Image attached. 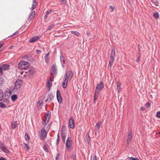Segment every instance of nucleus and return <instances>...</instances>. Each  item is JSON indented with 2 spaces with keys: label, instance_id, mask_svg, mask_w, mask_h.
<instances>
[{
  "label": "nucleus",
  "instance_id": "f704fd0d",
  "mask_svg": "<svg viewBox=\"0 0 160 160\" xmlns=\"http://www.w3.org/2000/svg\"><path fill=\"white\" fill-rule=\"evenodd\" d=\"M55 24H51L47 28V30H49L51 29L54 26Z\"/></svg>",
  "mask_w": 160,
  "mask_h": 160
},
{
  "label": "nucleus",
  "instance_id": "864d4df0",
  "mask_svg": "<svg viewBox=\"0 0 160 160\" xmlns=\"http://www.w3.org/2000/svg\"><path fill=\"white\" fill-rule=\"evenodd\" d=\"M140 55L136 59V61L137 62H139L140 61Z\"/></svg>",
  "mask_w": 160,
  "mask_h": 160
},
{
  "label": "nucleus",
  "instance_id": "0eeeda50",
  "mask_svg": "<svg viewBox=\"0 0 160 160\" xmlns=\"http://www.w3.org/2000/svg\"><path fill=\"white\" fill-rule=\"evenodd\" d=\"M51 112H48L45 113L44 118L43 119L42 123L43 124L46 125L47 124L48 122L51 117Z\"/></svg>",
  "mask_w": 160,
  "mask_h": 160
},
{
  "label": "nucleus",
  "instance_id": "ea45409f",
  "mask_svg": "<svg viewBox=\"0 0 160 160\" xmlns=\"http://www.w3.org/2000/svg\"><path fill=\"white\" fill-rule=\"evenodd\" d=\"M43 149H44V150L46 152H48V148L47 147V146L46 145H44Z\"/></svg>",
  "mask_w": 160,
  "mask_h": 160
},
{
  "label": "nucleus",
  "instance_id": "412c9836",
  "mask_svg": "<svg viewBox=\"0 0 160 160\" xmlns=\"http://www.w3.org/2000/svg\"><path fill=\"white\" fill-rule=\"evenodd\" d=\"M38 5V3L36 0H33L32 7L30 8L31 10H33L35 9Z\"/></svg>",
  "mask_w": 160,
  "mask_h": 160
},
{
  "label": "nucleus",
  "instance_id": "4468645a",
  "mask_svg": "<svg viewBox=\"0 0 160 160\" xmlns=\"http://www.w3.org/2000/svg\"><path fill=\"white\" fill-rule=\"evenodd\" d=\"M72 140L70 137H68L67 139L66 142V147L68 149H69L72 145Z\"/></svg>",
  "mask_w": 160,
  "mask_h": 160
},
{
  "label": "nucleus",
  "instance_id": "603ef678",
  "mask_svg": "<svg viewBox=\"0 0 160 160\" xmlns=\"http://www.w3.org/2000/svg\"><path fill=\"white\" fill-rule=\"evenodd\" d=\"M59 153H58L56 157V158H55V159L56 160H58V159H59Z\"/></svg>",
  "mask_w": 160,
  "mask_h": 160
},
{
  "label": "nucleus",
  "instance_id": "3c124183",
  "mask_svg": "<svg viewBox=\"0 0 160 160\" xmlns=\"http://www.w3.org/2000/svg\"><path fill=\"white\" fill-rule=\"evenodd\" d=\"M157 117L160 118V111H158L157 113Z\"/></svg>",
  "mask_w": 160,
  "mask_h": 160
},
{
  "label": "nucleus",
  "instance_id": "473e14b6",
  "mask_svg": "<svg viewBox=\"0 0 160 160\" xmlns=\"http://www.w3.org/2000/svg\"><path fill=\"white\" fill-rule=\"evenodd\" d=\"M49 53H48L45 56V62L48 63V57L49 55Z\"/></svg>",
  "mask_w": 160,
  "mask_h": 160
},
{
  "label": "nucleus",
  "instance_id": "4d7b16f0",
  "mask_svg": "<svg viewBox=\"0 0 160 160\" xmlns=\"http://www.w3.org/2000/svg\"><path fill=\"white\" fill-rule=\"evenodd\" d=\"M92 160H97L96 157L95 155H94L92 158Z\"/></svg>",
  "mask_w": 160,
  "mask_h": 160
},
{
  "label": "nucleus",
  "instance_id": "e433bc0d",
  "mask_svg": "<svg viewBox=\"0 0 160 160\" xmlns=\"http://www.w3.org/2000/svg\"><path fill=\"white\" fill-rule=\"evenodd\" d=\"M43 103V101L42 100H39L38 102V106H40L42 105Z\"/></svg>",
  "mask_w": 160,
  "mask_h": 160
},
{
  "label": "nucleus",
  "instance_id": "5701e85b",
  "mask_svg": "<svg viewBox=\"0 0 160 160\" xmlns=\"http://www.w3.org/2000/svg\"><path fill=\"white\" fill-rule=\"evenodd\" d=\"M39 38L38 36H36L34 37H32L29 40V42L30 43H32L36 41L38 39H39Z\"/></svg>",
  "mask_w": 160,
  "mask_h": 160
},
{
  "label": "nucleus",
  "instance_id": "4c0bfd02",
  "mask_svg": "<svg viewBox=\"0 0 160 160\" xmlns=\"http://www.w3.org/2000/svg\"><path fill=\"white\" fill-rule=\"evenodd\" d=\"M25 138L26 140H28V141H29V136L27 133H26L25 135Z\"/></svg>",
  "mask_w": 160,
  "mask_h": 160
},
{
  "label": "nucleus",
  "instance_id": "a19ab883",
  "mask_svg": "<svg viewBox=\"0 0 160 160\" xmlns=\"http://www.w3.org/2000/svg\"><path fill=\"white\" fill-rule=\"evenodd\" d=\"M6 107V106L5 104H3L2 102H0V107L2 108H5Z\"/></svg>",
  "mask_w": 160,
  "mask_h": 160
},
{
  "label": "nucleus",
  "instance_id": "dca6fc26",
  "mask_svg": "<svg viewBox=\"0 0 160 160\" xmlns=\"http://www.w3.org/2000/svg\"><path fill=\"white\" fill-rule=\"evenodd\" d=\"M35 12L34 11H32L29 14V17L28 18V20L29 22L31 21L33 19L35 16Z\"/></svg>",
  "mask_w": 160,
  "mask_h": 160
},
{
  "label": "nucleus",
  "instance_id": "20e7f679",
  "mask_svg": "<svg viewBox=\"0 0 160 160\" xmlns=\"http://www.w3.org/2000/svg\"><path fill=\"white\" fill-rule=\"evenodd\" d=\"M73 75V73L72 71L70 70L67 71L64 75V79L70 81L72 79Z\"/></svg>",
  "mask_w": 160,
  "mask_h": 160
},
{
  "label": "nucleus",
  "instance_id": "6e6552de",
  "mask_svg": "<svg viewBox=\"0 0 160 160\" xmlns=\"http://www.w3.org/2000/svg\"><path fill=\"white\" fill-rule=\"evenodd\" d=\"M42 128L41 130V133L39 134V137L40 139L43 140L46 137L48 132L46 131L44 127Z\"/></svg>",
  "mask_w": 160,
  "mask_h": 160
},
{
  "label": "nucleus",
  "instance_id": "a878e982",
  "mask_svg": "<svg viewBox=\"0 0 160 160\" xmlns=\"http://www.w3.org/2000/svg\"><path fill=\"white\" fill-rule=\"evenodd\" d=\"M29 75L33 74L34 73V70L33 69H30L28 72H27Z\"/></svg>",
  "mask_w": 160,
  "mask_h": 160
},
{
  "label": "nucleus",
  "instance_id": "393cba45",
  "mask_svg": "<svg viewBox=\"0 0 160 160\" xmlns=\"http://www.w3.org/2000/svg\"><path fill=\"white\" fill-rule=\"evenodd\" d=\"M116 84L117 86V89L118 90V92H119L121 89V83L120 82H116Z\"/></svg>",
  "mask_w": 160,
  "mask_h": 160
},
{
  "label": "nucleus",
  "instance_id": "338daca9",
  "mask_svg": "<svg viewBox=\"0 0 160 160\" xmlns=\"http://www.w3.org/2000/svg\"><path fill=\"white\" fill-rule=\"evenodd\" d=\"M72 156H73V157H74V156H75V155H72Z\"/></svg>",
  "mask_w": 160,
  "mask_h": 160
},
{
  "label": "nucleus",
  "instance_id": "c9c22d12",
  "mask_svg": "<svg viewBox=\"0 0 160 160\" xmlns=\"http://www.w3.org/2000/svg\"><path fill=\"white\" fill-rule=\"evenodd\" d=\"M71 32L72 33L74 34L76 36H78L79 35V33L77 31H71Z\"/></svg>",
  "mask_w": 160,
  "mask_h": 160
},
{
  "label": "nucleus",
  "instance_id": "f03ea898",
  "mask_svg": "<svg viewBox=\"0 0 160 160\" xmlns=\"http://www.w3.org/2000/svg\"><path fill=\"white\" fill-rule=\"evenodd\" d=\"M115 50L114 48L113 47H112V52L110 55V59L109 61V64L110 67H111L114 60V57H115Z\"/></svg>",
  "mask_w": 160,
  "mask_h": 160
},
{
  "label": "nucleus",
  "instance_id": "2eb2a0df",
  "mask_svg": "<svg viewBox=\"0 0 160 160\" xmlns=\"http://www.w3.org/2000/svg\"><path fill=\"white\" fill-rule=\"evenodd\" d=\"M132 139V133L131 131H130L127 138V143L129 144L130 143Z\"/></svg>",
  "mask_w": 160,
  "mask_h": 160
},
{
  "label": "nucleus",
  "instance_id": "de8ad7c7",
  "mask_svg": "<svg viewBox=\"0 0 160 160\" xmlns=\"http://www.w3.org/2000/svg\"><path fill=\"white\" fill-rule=\"evenodd\" d=\"M129 159L128 160H139V159L137 158H129Z\"/></svg>",
  "mask_w": 160,
  "mask_h": 160
},
{
  "label": "nucleus",
  "instance_id": "423d86ee",
  "mask_svg": "<svg viewBox=\"0 0 160 160\" xmlns=\"http://www.w3.org/2000/svg\"><path fill=\"white\" fill-rule=\"evenodd\" d=\"M73 75V73L72 71L70 70L67 71L64 75V79L70 81L72 79Z\"/></svg>",
  "mask_w": 160,
  "mask_h": 160
},
{
  "label": "nucleus",
  "instance_id": "6ab92c4d",
  "mask_svg": "<svg viewBox=\"0 0 160 160\" xmlns=\"http://www.w3.org/2000/svg\"><path fill=\"white\" fill-rule=\"evenodd\" d=\"M57 98L59 103H61L62 102V99L60 91L58 90L57 91Z\"/></svg>",
  "mask_w": 160,
  "mask_h": 160
},
{
  "label": "nucleus",
  "instance_id": "f3484780",
  "mask_svg": "<svg viewBox=\"0 0 160 160\" xmlns=\"http://www.w3.org/2000/svg\"><path fill=\"white\" fill-rule=\"evenodd\" d=\"M0 147L1 149L4 152L8 153L9 151L8 149L4 146L3 143L0 142Z\"/></svg>",
  "mask_w": 160,
  "mask_h": 160
},
{
  "label": "nucleus",
  "instance_id": "cd10ccee",
  "mask_svg": "<svg viewBox=\"0 0 160 160\" xmlns=\"http://www.w3.org/2000/svg\"><path fill=\"white\" fill-rule=\"evenodd\" d=\"M17 98V96L16 95H14L12 96L11 99L13 102L15 101Z\"/></svg>",
  "mask_w": 160,
  "mask_h": 160
},
{
  "label": "nucleus",
  "instance_id": "680f3d73",
  "mask_svg": "<svg viewBox=\"0 0 160 160\" xmlns=\"http://www.w3.org/2000/svg\"><path fill=\"white\" fill-rule=\"evenodd\" d=\"M50 127V126L49 125H48L47 126V128L48 129V130H49V129Z\"/></svg>",
  "mask_w": 160,
  "mask_h": 160
},
{
  "label": "nucleus",
  "instance_id": "79ce46f5",
  "mask_svg": "<svg viewBox=\"0 0 160 160\" xmlns=\"http://www.w3.org/2000/svg\"><path fill=\"white\" fill-rule=\"evenodd\" d=\"M16 126V122H15L12 124L11 125V128L12 129H14L15 128Z\"/></svg>",
  "mask_w": 160,
  "mask_h": 160
},
{
  "label": "nucleus",
  "instance_id": "a211bd4d",
  "mask_svg": "<svg viewBox=\"0 0 160 160\" xmlns=\"http://www.w3.org/2000/svg\"><path fill=\"white\" fill-rule=\"evenodd\" d=\"M47 98V99L45 100V102H50L53 99V96L51 94H48L45 96L44 98Z\"/></svg>",
  "mask_w": 160,
  "mask_h": 160
},
{
  "label": "nucleus",
  "instance_id": "aec40b11",
  "mask_svg": "<svg viewBox=\"0 0 160 160\" xmlns=\"http://www.w3.org/2000/svg\"><path fill=\"white\" fill-rule=\"evenodd\" d=\"M46 86L48 88V91H49L52 86V80L51 78H49L47 81Z\"/></svg>",
  "mask_w": 160,
  "mask_h": 160
},
{
  "label": "nucleus",
  "instance_id": "13d9d810",
  "mask_svg": "<svg viewBox=\"0 0 160 160\" xmlns=\"http://www.w3.org/2000/svg\"><path fill=\"white\" fill-rule=\"evenodd\" d=\"M0 160H6L3 157L0 158Z\"/></svg>",
  "mask_w": 160,
  "mask_h": 160
},
{
  "label": "nucleus",
  "instance_id": "2f4dec72",
  "mask_svg": "<svg viewBox=\"0 0 160 160\" xmlns=\"http://www.w3.org/2000/svg\"><path fill=\"white\" fill-rule=\"evenodd\" d=\"M3 98V92L2 90L0 89V101H1Z\"/></svg>",
  "mask_w": 160,
  "mask_h": 160
},
{
  "label": "nucleus",
  "instance_id": "b1692460",
  "mask_svg": "<svg viewBox=\"0 0 160 160\" xmlns=\"http://www.w3.org/2000/svg\"><path fill=\"white\" fill-rule=\"evenodd\" d=\"M64 80L62 84V86L63 88L65 89L67 87V86L68 81H67V80L66 79Z\"/></svg>",
  "mask_w": 160,
  "mask_h": 160
},
{
  "label": "nucleus",
  "instance_id": "7ed1b4c3",
  "mask_svg": "<svg viewBox=\"0 0 160 160\" xmlns=\"http://www.w3.org/2000/svg\"><path fill=\"white\" fill-rule=\"evenodd\" d=\"M73 75V73L72 71L70 70L67 71L64 75V79L70 81L72 79Z\"/></svg>",
  "mask_w": 160,
  "mask_h": 160
},
{
  "label": "nucleus",
  "instance_id": "0e129e2a",
  "mask_svg": "<svg viewBox=\"0 0 160 160\" xmlns=\"http://www.w3.org/2000/svg\"><path fill=\"white\" fill-rule=\"evenodd\" d=\"M3 82V80H1V82H0L1 84H2V82Z\"/></svg>",
  "mask_w": 160,
  "mask_h": 160
},
{
  "label": "nucleus",
  "instance_id": "c03bdc74",
  "mask_svg": "<svg viewBox=\"0 0 160 160\" xmlns=\"http://www.w3.org/2000/svg\"><path fill=\"white\" fill-rule=\"evenodd\" d=\"M24 147L25 148H27L28 150L29 149V147L28 146V145L25 143H24Z\"/></svg>",
  "mask_w": 160,
  "mask_h": 160
},
{
  "label": "nucleus",
  "instance_id": "1a4fd4ad",
  "mask_svg": "<svg viewBox=\"0 0 160 160\" xmlns=\"http://www.w3.org/2000/svg\"><path fill=\"white\" fill-rule=\"evenodd\" d=\"M65 127L63 126L62 127L61 129V135L62 140L64 142H65L66 137V133L65 130Z\"/></svg>",
  "mask_w": 160,
  "mask_h": 160
},
{
  "label": "nucleus",
  "instance_id": "c756f323",
  "mask_svg": "<svg viewBox=\"0 0 160 160\" xmlns=\"http://www.w3.org/2000/svg\"><path fill=\"white\" fill-rule=\"evenodd\" d=\"M52 10L50 9L49 10H48L46 12V14L45 16V17L46 18H47L48 16V15L49 14L51 13V12H52Z\"/></svg>",
  "mask_w": 160,
  "mask_h": 160
},
{
  "label": "nucleus",
  "instance_id": "f257e3e1",
  "mask_svg": "<svg viewBox=\"0 0 160 160\" xmlns=\"http://www.w3.org/2000/svg\"><path fill=\"white\" fill-rule=\"evenodd\" d=\"M29 66V63L25 61L20 62L18 65V68L21 69H27Z\"/></svg>",
  "mask_w": 160,
  "mask_h": 160
},
{
  "label": "nucleus",
  "instance_id": "58836bf2",
  "mask_svg": "<svg viewBox=\"0 0 160 160\" xmlns=\"http://www.w3.org/2000/svg\"><path fill=\"white\" fill-rule=\"evenodd\" d=\"M60 59L61 63L64 61V58L62 55H61L60 56Z\"/></svg>",
  "mask_w": 160,
  "mask_h": 160
},
{
  "label": "nucleus",
  "instance_id": "ddd939ff",
  "mask_svg": "<svg viewBox=\"0 0 160 160\" xmlns=\"http://www.w3.org/2000/svg\"><path fill=\"white\" fill-rule=\"evenodd\" d=\"M51 73L53 75H56L57 72V66L55 64H53L52 65L51 69Z\"/></svg>",
  "mask_w": 160,
  "mask_h": 160
},
{
  "label": "nucleus",
  "instance_id": "5fc2aeb1",
  "mask_svg": "<svg viewBox=\"0 0 160 160\" xmlns=\"http://www.w3.org/2000/svg\"><path fill=\"white\" fill-rule=\"evenodd\" d=\"M36 52L37 54H40L41 53V52L40 50H36Z\"/></svg>",
  "mask_w": 160,
  "mask_h": 160
},
{
  "label": "nucleus",
  "instance_id": "37998d69",
  "mask_svg": "<svg viewBox=\"0 0 160 160\" xmlns=\"http://www.w3.org/2000/svg\"><path fill=\"white\" fill-rule=\"evenodd\" d=\"M60 3L61 4H64L66 3V0H59Z\"/></svg>",
  "mask_w": 160,
  "mask_h": 160
},
{
  "label": "nucleus",
  "instance_id": "a18cd8bd",
  "mask_svg": "<svg viewBox=\"0 0 160 160\" xmlns=\"http://www.w3.org/2000/svg\"><path fill=\"white\" fill-rule=\"evenodd\" d=\"M19 32V31H16L12 35L10 36L9 37H12L13 35H18Z\"/></svg>",
  "mask_w": 160,
  "mask_h": 160
},
{
  "label": "nucleus",
  "instance_id": "69168bd1",
  "mask_svg": "<svg viewBox=\"0 0 160 160\" xmlns=\"http://www.w3.org/2000/svg\"><path fill=\"white\" fill-rule=\"evenodd\" d=\"M12 46H11V47H10V49L12 48Z\"/></svg>",
  "mask_w": 160,
  "mask_h": 160
},
{
  "label": "nucleus",
  "instance_id": "9d476101",
  "mask_svg": "<svg viewBox=\"0 0 160 160\" xmlns=\"http://www.w3.org/2000/svg\"><path fill=\"white\" fill-rule=\"evenodd\" d=\"M104 87V84L102 82H101L99 84H98L96 87V92L99 93L100 91L102 90Z\"/></svg>",
  "mask_w": 160,
  "mask_h": 160
},
{
  "label": "nucleus",
  "instance_id": "774afa93",
  "mask_svg": "<svg viewBox=\"0 0 160 160\" xmlns=\"http://www.w3.org/2000/svg\"><path fill=\"white\" fill-rule=\"evenodd\" d=\"M159 134H160V132H159Z\"/></svg>",
  "mask_w": 160,
  "mask_h": 160
},
{
  "label": "nucleus",
  "instance_id": "6e6d98bb",
  "mask_svg": "<svg viewBox=\"0 0 160 160\" xmlns=\"http://www.w3.org/2000/svg\"><path fill=\"white\" fill-rule=\"evenodd\" d=\"M2 67L0 68V75L2 73Z\"/></svg>",
  "mask_w": 160,
  "mask_h": 160
},
{
  "label": "nucleus",
  "instance_id": "72a5a7b5",
  "mask_svg": "<svg viewBox=\"0 0 160 160\" xmlns=\"http://www.w3.org/2000/svg\"><path fill=\"white\" fill-rule=\"evenodd\" d=\"M153 16L156 19H158L159 18L158 13L157 12L154 13Z\"/></svg>",
  "mask_w": 160,
  "mask_h": 160
},
{
  "label": "nucleus",
  "instance_id": "c85d7f7f",
  "mask_svg": "<svg viewBox=\"0 0 160 160\" xmlns=\"http://www.w3.org/2000/svg\"><path fill=\"white\" fill-rule=\"evenodd\" d=\"M2 67L3 69L5 70L8 69L9 66L7 64H3L2 65Z\"/></svg>",
  "mask_w": 160,
  "mask_h": 160
},
{
  "label": "nucleus",
  "instance_id": "052dcab7",
  "mask_svg": "<svg viewBox=\"0 0 160 160\" xmlns=\"http://www.w3.org/2000/svg\"><path fill=\"white\" fill-rule=\"evenodd\" d=\"M86 33H87V35L88 36H89L90 35V33H89V32H87Z\"/></svg>",
  "mask_w": 160,
  "mask_h": 160
},
{
  "label": "nucleus",
  "instance_id": "7c9ffc66",
  "mask_svg": "<svg viewBox=\"0 0 160 160\" xmlns=\"http://www.w3.org/2000/svg\"><path fill=\"white\" fill-rule=\"evenodd\" d=\"M86 138L87 141L89 143L90 141V139L88 133L86 134Z\"/></svg>",
  "mask_w": 160,
  "mask_h": 160
},
{
  "label": "nucleus",
  "instance_id": "39448f33",
  "mask_svg": "<svg viewBox=\"0 0 160 160\" xmlns=\"http://www.w3.org/2000/svg\"><path fill=\"white\" fill-rule=\"evenodd\" d=\"M73 75V73L72 71L70 70L67 71L64 75V79L70 81L72 79Z\"/></svg>",
  "mask_w": 160,
  "mask_h": 160
},
{
  "label": "nucleus",
  "instance_id": "8fccbe9b",
  "mask_svg": "<svg viewBox=\"0 0 160 160\" xmlns=\"http://www.w3.org/2000/svg\"><path fill=\"white\" fill-rule=\"evenodd\" d=\"M114 8V7H113L112 6H110V7L109 8L110 10V11L111 12H112L113 11Z\"/></svg>",
  "mask_w": 160,
  "mask_h": 160
},
{
  "label": "nucleus",
  "instance_id": "09e8293b",
  "mask_svg": "<svg viewBox=\"0 0 160 160\" xmlns=\"http://www.w3.org/2000/svg\"><path fill=\"white\" fill-rule=\"evenodd\" d=\"M150 105V104L149 102H147L145 104V106L146 108H148L149 107Z\"/></svg>",
  "mask_w": 160,
  "mask_h": 160
},
{
  "label": "nucleus",
  "instance_id": "49530a36",
  "mask_svg": "<svg viewBox=\"0 0 160 160\" xmlns=\"http://www.w3.org/2000/svg\"><path fill=\"white\" fill-rule=\"evenodd\" d=\"M59 140H60V139H59V134H58V137H57V142H56V144L57 145H58V144Z\"/></svg>",
  "mask_w": 160,
  "mask_h": 160
},
{
  "label": "nucleus",
  "instance_id": "f8f14e48",
  "mask_svg": "<svg viewBox=\"0 0 160 160\" xmlns=\"http://www.w3.org/2000/svg\"><path fill=\"white\" fill-rule=\"evenodd\" d=\"M21 84L22 82L21 80L19 79H18L15 82L14 89L16 90L19 89L21 87Z\"/></svg>",
  "mask_w": 160,
  "mask_h": 160
},
{
  "label": "nucleus",
  "instance_id": "bf43d9fd",
  "mask_svg": "<svg viewBox=\"0 0 160 160\" xmlns=\"http://www.w3.org/2000/svg\"><path fill=\"white\" fill-rule=\"evenodd\" d=\"M141 111H143L145 109V108L144 107H142L141 108Z\"/></svg>",
  "mask_w": 160,
  "mask_h": 160
},
{
  "label": "nucleus",
  "instance_id": "9b49d317",
  "mask_svg": "<svg viewBox=\"0 0 160 160\" xmlns=\"http://www.w3.org/2000/svg\"><path fill=\"white\" fill-rule=\"evenodd\" d=\"M68 124L70 128L73 129L74 128L75 126V123L72 116L70 117L68 121Z\"/></svg>",
  "mask_w": 160,
  "mask_h": 160
},
{
  "label": "nucleus",
  "instance_id": "e2e57ef3",
  "mask_svg": "<svg viewBox=\"0 0 160 160\" xmlns=\"http://www.w3.org/2000/svg\"><path fill=\"white\" fill-rule=\"evenodd\" d=\"M3 44H0V48L2 46Z\"/></svg>",
  "mask_w": 160,
  "mask_h": 160
},
{
  "label": "nucleus",
  "instance_id": "bb28decb",
  "mask_svg": "<svg viewBox=\"0 0 160 160\" xmlns=\"http://www.w3.org/2000/svg\"><path fill=\"white\" fill-rule=\"evenodd\" d=\"M99 93H98L97 92L95 91L94 96V97L93 101L95 103L96 100L97 99L98 97V94Z\"/></svg>",
  "mask_w": 160,
  "mask_h": 160
},
{
  "label": "nucleus",
  "instance_id": "4be33fe9",
  "mask_svg": "<svg viewBox=\"0 0 160 160\" xmlns=\"http://www.w3.org/2000/svg\"><path fill=\"white\" fill-rule=\"evenodd\" d=\"M101 124V122H98L95 125L94 129L95 134H96L97 132L100 129V126Z\"/></svg>",
  "mask_w": 160,
  "mask_h": 160
}]
</instances>
